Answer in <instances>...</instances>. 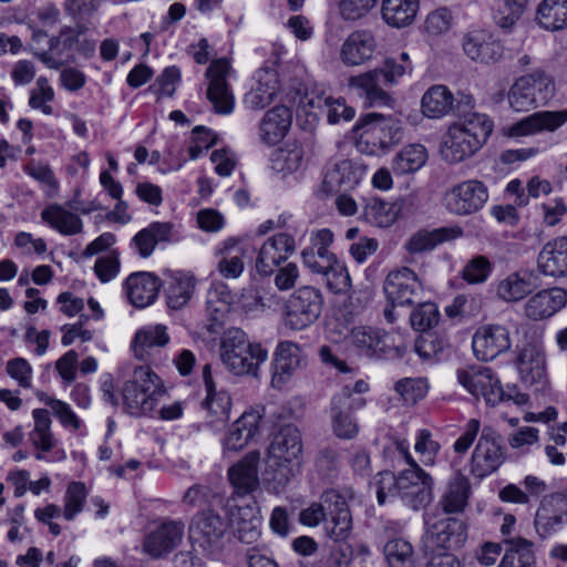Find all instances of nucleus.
Returning <instances> with one entry per match:
<instances>
[{
  "label": "nucleus",
  "mask_w": 567,
  "mask_h": 567,
  "mask_svg": "<svg viewBox=\"0 0 567 567\" xmlns=\"http://www.w3.org/2000/svg\"><path fill=\"white\" fill-rule=\"evenodd\" d=\"M164 393L161 378L148 365H137L122 388L123 408L132 416H154Z\"/></svg>",
  "instance_id": "nucleus-6"
},
{
  "label": "nucleus",
  "mask_w": 567,
  "mask_h": 567,
  "mask_svg": "<svg viewBox=\"0 0 567 567\" xmlns=\"http://www.w3.org/2000/svg\"><path fill=\"white\" fill-rule=\"evenodd\" d=\"M367 174V166L352 159H342L327 169L321 190L326 194L353 189Z\"/></svg>",
  "instance_id": "nucleus-28"
},
{
  "label": "nucleus",
  "mask_w": 567,
  "mask_h": 567,
  "mask_svg": "<svg viewBox=\"0 0 567 567\" xmlns=\"http://www.w3.org/2000/svg\"><path fill=\"white\" fill-rule=\"evenodd\" d=\"M301 347L292 341H281L274 353L271 384L281 388L301 365Z\"/></svg>",
  "instance_id": "nucleus-36"
},
{
  "label": "nucleus",
  "mask_w": 567,
  "mask_h": 567,
  "mask_svg": "<svg viewBox=\"0 0 567 567\" xmlns=\"http://www.w3.org/2000/svg\"><path fill=\"white\" fill-rule=\"evenodd\" d=\"M22 171L40 185L47 196L53 197L59 193L60 182L48 162L30 159L22 165Z\"/></svg>",
  "instance_id": "nucleus-54"
},
{
  "label": "nucleus",
  "mask_w": 567,
  "mask_h": 567,
  "mask_svg": "<svg viewBox=\"0 0 567 567\" xmlns=\"http://www.w3.org/2000/svg\"><path fill=\"white\" fill-rule=\"evenodd\" d=\"M307 105L311 109H326L328 122L331 124L340 121H350L354 117V109L346 104L343 97L333 99L331 96L316 99H307Z\"/></svg>",
  "instance_id": "nucleus-58"
},
{
  "label": "nucleus",
  "mask_w": 567,
  "mask_h": 567,
  "mask_svg": "<svg viewBox=\"0 0 567 567\" xmlns=\"http://www.w3.org/2000/svg\"><path fill=\"white\" fill-rule=\"evenodd\" d=\"M493 131V121L485 114L470 113L452 124L443 137L441 153L446 161L462 162L474 155Z\"/></svg>",
  "instance_id": "nucleus-3"
},
{
  "label": "nucleus",
  "mask_w": 567,
  "mask_h": 567,
  "mask_svg": "<svg viewBox=\"0 0 567 567\" xmlns=\"http://www.w3.org/2000/svg\"><path fill=\"white\" fill-rule=\"evenodd\" d=\"M321 502L311 503L299 513V523L317 527L326 523L324 530L334 542L344 540L351 533L352 517L346 498L336 489L324 491Z\"/></svg>",
  "instance_id": "nucleus-4"
},
{
  "label": "nucleus",
  "mask_w": 567,
  "mask_h": 567,
  "mask_svg": "<svg viewBox=\"0 0 567 567\" xmlns=\"http://www.w3.org/2000/svg\"><path fill=\"white\" fill-rule=\"evenodd\" d=\"M566 301L567 295L564 289H543L527 299L524 305V313L530 320H544L558 312Z\"/></svg>",
  "instance_id": "nucleus-35"
},
{
  "label": "nucleus",
  "mask_w": 567,
  "mask_h": 567,
  "mask_svg": "<svg viewBox=\"0 0 567 567\" xmlns=\"http://www.w3.org/2000/svg\"><path fill=\"white\" fill-rule=\"evenodd\" d=\"M296 250V241L288 233H278L269 237L260 247L256 269L268 276Z\"/></svg>",
  "instance_id": "nucleus-27"
},
{
  "label": "nucleus",
  "mask_w": 567,
  "mask_h": 567,
  "mask_svg": "<svg viewBox=\"0 0 567 567\" xmlns=\"http://www.w3.org/2000/svg\"><path fill=\"white\" fill-rule=\"evenodd\" d=\"M323 308V296L320 289L302 286L296 289L282 308V323L291 331H302L313 324Z\"/></svg>",
  "instance_id": "nucleus-10"
},
{
  "label": "nucleus",
  "mask_w": 567,
  "mask_h": 567,
  "mask_svg": "<svg viewBox=\"0 0 567 567\" xmlns=\"http://www.w3.org/2000/svg\"><path fill=\"white\" fill-rule=\"evenodd\" d=\"M64 32L65 30H62L59 37H52L50 39H48L45 31L33 30L32 32L30 50L33 55L49 69L59 70L63 65V62L56 59L53 53Z\"/></svg>",
  "instance_id": "nucleus-52"
},
{
  "label": "nucleus",
  "mask_w": 567,
  "mask_h": 567,
  "mask_svg": "<svg viewBox=\"0 0 567 567\" xmlns=\"http://www.w3.org/2000/svg\"><path fill=\"white\" fill-rule=\"evenodd\" d=\"M567 523V495L553 493L540 501L537 508L534 527L542 538L557 533Z\"/></svg>",
  "instance_id": "nucleus-23"
},
{
  "label": "nucleus",
  "mask_w": 567,
  "mask_h": 567,
  "mask_svg": "<svg viewBox=\"0 0 567 567\" xmlns=\"http://www.w3.org/2000/svg\"><path fill=\"white\" fill-rule=\"evenodd\" d=\"M537 267L546 276L567 275V237L559 236L547 241L538 254Z\"/></svg>",
  "instance_id": "nucleus-41"
},
{
  "label": "nucleus",
  "mask_w": 567,
  "mask_h": 567,
  "mask_svg": "<svg viewBox=\"0 0 567 567\" xmlns=\"http://www.w3.org/2000/svg\"><path fill=\"white\" fill-rule=\"evenodd\" d=\"M292 123V112L277 105L266 112L259 123V138L266 145H277L287 135Z\"/></svg>",
  "instance_id": "nucleus-40"
},
{
  "label": "nucleus",
  "mask_w": 567,
  "mask_h": 567,
  "mask_svg": "<svg viewBox=\"0 0 567 567\" xmlns=\"http://www.w3.org/2000/svg\"><path fill=\"white\" fill-rule=\"evenodd\" d=\"M87 489L82 482H71L63 497V517L73 520L84 508Z\"/></svg>",
  "instance_id": "nucleus-63"
},
{
  "label": "nucleus",
  "mask_w": 567,
  "mask_h": 567,
  "mask_svg": "<svg viewBox=\"0 0 567 567\" xmlns=\"http://www.w3.org/2000/svg\"><path fill=\"white\" fill-rule=\"evenodd\" d=\"M414 451L425 466H434L441 451V444L429 429H420L414 436Z\"/></svg>",
  "instance_id": "nucleus-62"
},
{
  "label": "nucleus",
  "mask_w": 567,
  "mask_h": 567,
  "mask_svg": "<svg viewBox=\"0 0 567 567\" xmlns=\"http://www.w3.org/2000/svg\"><path fill=\"white\" fill-rule=\"evenodd\" d=\"M227 520L213 509L197 512L188 525V538L194 549L206 556H217L225 547Z\"/></svg>",
  "instance_id": "nucleus-9"
},
{
  "label": "nucleus",
  "mask_w": 567,
  "mask_h": 567,
  "mask_svg": "<svg viewBox=\"0 0 567 567\" xmlns=\"http://www.w3.org/2000/svg\"><path fill=\"white\" fill-rule=\"evenodd\" d=\"M261 415L257 411H246L227 431L223 440L224 453L239 452L259 433Z\"/></svg>",
  "instance_id": "nucleus-32"
},
{
  "label": "nucleus",
  "mask_w": 567,
  "mask_h": 567,
  "mask_svg": "<svg viewBox=\"0 0 567 567\" xmlns=\"http://www.w3.org/2000/svg\"><path fill=\"white\" fill-rule=\"evenodd\" d=\"M255 84L245 94L244 103L250 110H261L272 103L280 91L279 74L275 69L262 68L255 73Z\"/></svg>",
  "instance_id": "nucleus-31"
},
{
  "label": "nucleus",
  "mask_w": 567,
  "mask_h": 567,
  "mask_svg": "<svg viewBox=\"0 0 567 567\" xmlns=\"http://www.w3.org/2000/svg\"><path fill=\"white\" fill-rule=\"evenodd\" d=\"M203 380L206 398L202 405L207 411L210 423H226L230 416L231 398L225 390H217L212 375L210 364L203 367Z\"/></svg>",
  "instance_id": "nucleus-33"
},
{
  "label": "nucleus",
  "mask_w": 567,
  "mask_h": 567,
  "mask_svg": "<svg viewBox=\"0 0 567 567\" xmlns=\"http://www.w3.org/2000/svg\"><path fill=\"white\" fill-rule=\"evenodd\" d=\"M196 279L185 272H175L169 276L165 287L166 305L169 309L179 310L192 299L195 291Z\"/></svg>",
  "instance_id": "nucleus-46"
},
{
  "label": "nucleus",
  "mask_w": 567,
  "mask_h": 567,
  "mask_svg": "<svg viewBox=\"0 0 567 567\" xmlns=\"http://www.w3.org/2000/svg\"><path fill=\"white\" fill-rule=\"evenodd\" d=\"M427 161V151L421 144L404 146L394 155L391 168L398 176L413 174L421 169Z\"/></svg>",
  "instance_id": "nucleus-51"
},
{
  "label": "nucleus",
  "mask_w": 567,
  "mask_h": 567,
  "mask_svg": "<svg viewBox=\"0 0 567 567\" xmlns=\"http://www.w3.org/2000/svg\"><path fill=\"white\" fill-rule=\"evenodd\" d=\"M185 523L182 519L164 518L147 533L142 543V550L153 559L167 557L183 542Z\"/></svg>",
  "instance_id": "nucleus-15"
},
{
  "label": "nucleus",
  "mask_w": 567,
  "mask_h": 567,
  "mask_svg": "<svg viewBox=\"0 0 567 567\" xmlns=\"http://www.w3.org/2000/svg\"><path fill=\"white\" fill-rule=\"evenodd\" d=\"M457 381L475 398L482 396L487 404L504 401L502 384L489 368L460 369Z\"/></svg>",
  "instance_id": "nucleus-19"
},
{
  "label": "nucleus",
  "mask_w": 567,
  "mask_h": 567,
  "mask_svg": "<svg viewBox=\"0 0 567 567\" xmlns=\"http://www.w3.org/2000/svg\"><path fill=\"white\" fill-rule=\"evenodd\" d=\"M535 19L546 31L554 32L567 28V0H542Z\"/></svg>",
  "instance_id": "nucleus-49"
},
{
  "label": "nucleus",
  "mask_w": 567,
  "mask_h": 567,
  "mask_svg": "<svg viewBox=\"0 0 567 567\" xmlns=\"http://www.w3.org/2000/svg\"><path fill=\"white\" fill-rule=\"evenodd\" d=\"M474 445L468 473L477 480H484L496 473L506 460V447L501 433L492 425L481 426L478 419H470L461 435L453 443V451L464 456Z\"/></svg>",
  "instance_id": "nucleus-1"
},
{
  "label": "nucleus",
  "mask_w": 567,
  "mask_h": 567,
  "mask_svg": "<svg viewBox=\"0 0 567 567\" xmlns=\"http://www.w3.org/2000/svg\"><path fill=\"white\" fill-rule=\"evenodd\" d=\"M378 49L374 33L358 29L348 34L340 48V60L347 66H360L372 60Z\"/></svg>",
  "instance_id": "nucleus-29"
},
{
  "label": "nucleus",
  "mask_w": 567,
  "mask_h": 567,
  "mask_svg": "<svg viewBox=\"0 0 567 567\" xmlns=\"http://www.w3.org/2000/svg\"><path fill=\"white\" fill-rule=\"evenodd\" d=\"M302 439L299 429L284 425L275 434L266 456L264 480L274 492H281L301 472Z\"/></svg>",
  "instance_id": "nucleus-2"
},
{
  "label": "nucleus",
  "mask_w": 567,
  "mask_h": 567,
  "mask_svg": "<svg viewBox=\"0 0 567 567\" xmlns=\"http://www.w3.org/2000/svg\"><path fill=\"white\" fill-rule=\"evenodd\" d=\"M383 290L389 302L404 307L421 298L423 284L414 270L401 267L388 274Z\"/></svg>",
  "instance_id": "nucleus-18"
},
{
  "label": "nucleus",
  "mask_w": 567,
  "mask_h": 567,
  "mask_svg": "<svg viewBox=\"0 0 567 567\" xmlns=\"http://www.w3.org/2000/svg\"><path fill=\"white\" fill-rule=\"evenodd\" d=\"M162 287L161 279L153 272L137 271L131 274L123 282V291L131 305L145 308L152 305Z\"/></svg>",
  "instance_id": "nucleus-30"
},
{
  "label": "nucleus",
  "mask_w": 567,
  "mask_h": 567,
  "mask_svg": "<svg viewBox=\"0 0 567 567\" xmlns=\"http://www.w3.org/2000/svg\"><path fill=\"white\" fill-rule=\"evenodd\" d=\"M508 545L497 567H536L534 545L522 537L505 539Z\"/></svg>",
  "instance_id": "nucleus-50"
},
{
  "label": "nucleus",
  "mask_w": 567,
  "mask_h": 567,
  "mask_svg": "<svg viewBox=\"0 0 567 567\" xmlns=\"http://www.w3.org/2000/svg\"><path fill=\"white\" fill-rule=\"evenodd\" d=\"M471 483L466 475L456 471L450 478L439 506L444 514H461L468 505Z\"/></svg>",
  "instance_id": "nucleus-42"
},
{
  "label": "nucleus",
  "mask_w": 567,
  "mask_h": 567,
  "mask_svg": "<svg viewBox=\"0 0 567 567\" xmlns=\"http://www.w3.org/2000/svg\"><path fill=\"white\" fill-rule=\"evenodd\" d=\"M389 567H414V549L404 538H392L384 545Z\"/></svg>",
  "instance_id": "nucleus-60"
},
{
  "label": "nucleus",
  "mask_w": 567,
  "mask_h": 567,
  "mask_svg": "<svg viewBox=\"0 0 567 567\" xmlns=\"http://www.w3.org/2000/svg\"><path fill=\"white\" fill-rule=\"evenodd\" d=\"M489 198L484 182L467 179L453 185L444 196L446 209L457 216H466L480 212Z\"/></svg>",
  "instance_id": "nucleus-13"
},
{
  "label": "nucleus",
  "mask_w": 567,
  "mask_h": 567,
  "mask_svg": "<svg viewBox=\"0 0 567 567\" xmlns=\"http://www.w3.org/2000/svg\"><path fill=\"white\" fill-rule=\"evenodd\" d=\"M249 252L248 243L238 237H228L215 247L216 270L226 279H236L245 269L244 259Z\"/></svg>",
  "instance_id": "nucleus-24"
},
{
  "label": "nucleus",
  "mask_w": 567,
  "mask_h": 567,
  "mask_svg": "<svg viewBox=\"0 0 567 567\" xmlns=\"http://www.w3.org/2000/svg\"><path fill=\"white\" fill-rule=\"evenodd\" d=\"M467 539V525L457 517L441 518L433 524L427 523L422 538L423 553H451L464 545Z\"/></svg>",
  "instance_id": "nucleus-11"
},
{
  "label": "nucleus",
  "mask_w": 567,
  "mask_h": 567,
  "mask_svg": "<svg viewBox=\"0 0 567 567\" xmlns=\"http://www.w3.org/2000/svg\"><path fill=\"white\" fill-rule=\"evenodd\" d=\"M33 429L29 433V440L35 449L34 457L38 461L62 462L66 458L63 449H59V440L51 430L50 413L45 409L32 411Z\"/></svg>",
  "instance_id": "nucleus-17"
},
{
  "label": "nucleus",
  "mask_w": 567,
  "mask_h": 567,
  "mask_svg": "<svg viewBox=\"0 0 567 567\" xmlns=\"http://www.w3.org/2000/svg\"><path fill=\"white\" fill-rule=\"evenodd\" d=\"M441 315L434 302H420L410 313V322L414 330L426 332L440 322Z\"/></svg>",
  "instance_id": "nucleus-64"
},
{
  "label": "nucleus",
  "mask_w": 567,
  "mask_h": 567,
  "mask_svg": "<svg viewBox=\"0 0 567 567\" xmlns=\"http://www.w3.org/2000/svg\"><path fill=\"white\" fill-rule=\"evenodd\" d=\"M534 353L533 348L525 347L519 351L516 360L520 379L527 385L540 383L545 378L544 361L538 354L535 357Z\"/></svg>",
  "instance_id": "nucleus-55"
},
{
  "label": "nucleus",
  "mask_w": 567,
  "mask_h": 567,
  "mask_svg": "<svg viewBox=\"0 0 567 567\" xmlns=\"http://www.w3.org/2000/svg\"><path fill=\"white\" fill-rule=\"evenodd\" d=\"M399 215L394 204L379 198H371L364 206L363 216L365 220L377 227L386 228L393 225Z\"/></svg>",
  "instance_id": "nucleus-56"
},
{
  "label": "nucleus",
  "mask_w": 567,
  "mask_h": 567,
  "mask_svg": "<svg viewBox=\"0 0 567 567\" xmlns=\"http://www.w3.org/2000/svg\"><path fill=\"white\" fill-rule=\"evenodd\" d=\"M349 343L359 355L374 359H383L392 355V352L401 355L400 348L389 344V334L378 328L369 326L354 327L348 337Z\"/></svg>",
  "instance_id": "nucleus-21"
},
{
  "label": "nucleus",
  "mask_w": 567,
  "mask_h": 567,
  "mask_svg": "<svg viewBox=\"0 0 567 567\" xmlns=\"http://www.w3.org/2000/svg\"><path fill=\"white\" fill-rule=\"evenodd\" d=\"M532 290L530 277L527 274L514 271L498 280L495 293L502 301L515 303L523 300Z\"/></svg>",
  "instance_id": "nucleus-47"
},
{
  "label": "nucleus",
  "mask_w": 567,
  "mask_h": 567,
  "mask_svg": "<svg viewBox=\"0 0 567 567\" xmlns=\"http://www.w3.org/2000/svg\"><path fill=\"white\" fill-rule=\"evenodd\" d=\"M463 229L457 226H446L433 230L421 229L404 243V249L410 255H417L433 250L436 246L452 241L463 236Z\"/></svg>",
  "instance_id": "nucleus-38"
},
{
  "label": "nucleus",
  "mask_w": 567,
  "mask_h": 567,
  "mask_svg": "<svg viewBox=\"0 0 567 567\" xmlns=\"http://www.w3.org/2000/svg\"><path fill=\"white\" fill-rule=\"evenodd\" d=\"M420 0H382L381 17L385 24L395 29L410 27L416 19Z\"/></svg>",
  "instance_id": "nucleus-45"
},
{
  "label": "nucleus",
  "mask_w": 567,
  "mask_h": 567,
  "mask_svg": "<svg viewBox=\"0 0 567 567\" xmlns=\"http://www.w3.org/2000/svg\"><path fill=\"white\" fill-rule=\"evenodd\" d=\"M35 396L40 402H42L43 404L51 409L53 415L59 420L62 426L71 429L73 431L80 430V427L82 426V421L72 411L71 406L68 403L54 399L43 391H38L35 393Z\"/></svg>",
  "instance_id": "nucleus-61"
},
{
  "label": "nucleus",
  "mask_w": 567,
  "mask_h": 567,
  "mask_svg": "<svg viewBox=\"0 0 567 567\" xmlns=\"http://www.w3.org/2000/svg\"><path fill=\"white\" fill-rule=\"evenodd\" d=\"M365 405L361 396H352L350 385H344L331 400L330 417L333 433L340 439H352L359 432V424L353 411Z\"/></svg>",
  "instance_id": "nucleus-16"
},
{
  "label": "nucleus",
  "mask_w": 567,
  "mask_h": 567,
  "mask_svg": "<svg viewBox=\"0 0 567 567\" xmlns=\"http://www.w3.org/2000/svg\"><path fill=\"white\" fill-rule=\"evenodd\" d=\"M234 296L223 282H214L207 292L206 312L212 326H219L230 311Z\"/></svg>",
  "instance_id": "nucleus-48"
},
{
  "label": "nucleus",
  "mask_w": 567,
  "mask_h": 567,
  "mask_svg": "<svg viewBox=\"0 0 567 567\" xmlns=\"http://www.w3.org/2000/svg\"><path fill=\"white\" fill-rule=\"evenodd\" d=\"M231 72L230 62L226 58L213 60L206 72V97L217 114L228 115L235 109V96L228 76Z\"/></svg>",
  "instance_id": "nucleus-12"
},
{
  "label": "nucleus",
  "mask_w": 567,
  "mask_h": 567,
  "mask_svg": "<svg viewBox=\"0 0 567 567\" xmlns=\"http://www.w3.org/2000/svg\"><path fill=\"white\" fill-rule=\"evenodd\" d=\"M169 340L166 326L148 324L136 331L132 341V350L137 359L148 361L152 351L165 347Z\"/></svg>",
  "instance_id": "nucleus-44"
},
{
  "label": "nucleus",
  "mask_w": 567,
  "mask_h": 567,
  "mask_svg": "<svg viewBox=\"0 0 567 567\" xmlns=\"http://www.w3.org/2000/svg\"><path fill=\"white\" fill-rule=\"evenodd\" d=\"M173 225L154 221L141 229L130 243V247L142 258L150 257L158 243L171 241Z\"/></svg>",
  "instance_id": "nucleus-43"
},
{
  "label": "nucleus",
  "mask_w": 567,
  "mask_h": 567,
  "mask_svg": "<svg viewBox=\"0 0 567 567\" xmlns=\"http://www.w3.org/2000/svg\"><path fill=\"white\" fill-rule=\"evenodd\" d=\"M259 460L260 453L258 451H250L243 460L228 470L229 481L238 496H245L258 487Z\"/></svg>",
  "instance_id": "nucleus-39"
},
{
  "label": "nucleus",
  "mask_w": 567,
  "mask_h": 567,
  "mask_svg": "<svg viewBox=\"0 0 567 567\" xmlns=\"http://www.w3.org/2000/svg\"><path fill=\"white\" fill-rule=\"evenodd\" d=\"M377 72L382 78V83L384 85H390L391 87L399 84L400 80L405 75L411 73L412 71V62L406 52H402L396 56L386 58L383 63L374 68Z\"/></svg>",
  "instance_id": "nucleus-57"
},
{
  "label": "nucleus",
  "mask_w": 567,
  "mask_h": 567,
  "mask_svg": "<svg viewBox=\"0 0 567 567\" xmlns=\"http://www.w3.org/2000/svg\"><path fill=\"white\" fill-rule=\"evenodd\" d=\"M220 359L235 375L257 377L259 367L268 359V351L260 343L250 342L241 329L233 328L221 338Z\"/></svg>",
  "instance_id": "nucleus-7"
},
{
  "label": "nucleus",
  "mask_w": 567,
  "mask_h": 567,
  "mask_svg": "<svg viewBox=\"0 0 567 567\" xmlns=\"http://www.w3.org/2000/svg\"><path fill=\"white\" fill-rule=\"evenodd\" d=\"M357 148L367 155L380 156L388 153L403 140L401 122L391 115L368 113L354 126Z\"/></svg>",
  "instance_id": "nucleus-5"
},
{
  "label": "nucleus",
  "mask_w": 567,
  "mask_h": 567,
  "mask_svg": "<svg viewBox=\"0 0 567 567\" xmlns=\"http://www.w3.org/2000/svg\"><path fill=\"white\" fill-rule=\"evenodd\" d=\"M71 203L66 205L52 203L47 205L41 214V220L62 236H74L83 233L81 217L72 212Z\"/></svg>",
  "instance_id": "nucleus-37"
},
{
  "label": "nucleus",
  "mask_w": 567,
  "mask_h": 567,
  "mask_svg": "<svg viewBox=\"0 0 567 567\" xmlns=\"http://www.w3.org/2000/svg\"><path fill=\"white\" fill-rule=\"evenodd\" d=\"M512 346L507 327L499 323H486L477 328L472 339L475 357L481 361H491L508 351Z\"/></svg>",
  "instance_id": "nucleus-20"
},
{
  "label": "nucleus",
  "mask_w": 567,
  "mask_h": 567,
  "mask_svg": "<svg viewBox=\"0 0 567 567\" xmlns=\"http://www.w3.org/2000/svg\"><path fill=\"white\" fill-rule=\"evenodd\" d=\"M529 0H501L493 19L498 28L509 32L520 20Z\"/></svg>",
  "instance_id": "nucleus-59"
},
{
  "label": "nucleus",
  "mask_w": 567,
  "mask_h": 567,
  "mask_svg": "<svg viewBox=\"0 0 567 567\" xmlns=\"http://www.w3.org/2000/svg\"><path fill=\"white\" fill-rule=\"evenodd\" d=\"M433 478L420 465L399 473V496L404 505L414 511L425 507L433 497Z\"/></svg>",
  "instance_id": "nucleus-14"
},
{
  "label": "nucleus",
  "mask_w": 567,
  "mask_h": 567,
  "mask_svg": "<svg viewBox=\"0 0 567 567\" xmlns=\"http://www.w3.org/2000/svg\"><path fill=\"white\" fill-rule=\"evenodd\" d=\"M553 78L542 69L517 78L507 93L509 106L516 112H527L543 106L555 94Z\"/></svg>",
  "instance_id": "nucleus-8"
},
{
  "label": "nucleus",
  "mask_w": 567,
  "mask_h": 567,
  "mask_svg": "<svg viewBox=\"0 0 567 567\" xmlns=\"http://www.w3.org/2000/svg\"><path fill=\"white\" fill-rule=\"evenodd\" d=\"M567 122V110L533 113L509 127L511 136L535 135L555 132Z\"/></svg>",
  "instance_id": "nucleus-34"
},
{
  "label": "nucleus",
  "mask_w": 567,
  "mask_h": 567,
  "mask_svg": "<svg viewBox=\"0 0 567 567\" xmlns=\"http://www.w3.org/2000/svg\"><path fill=\"white\" fill-rule=\"evenodd\" d=\"M453 102V94L445 85H433L424 93L421 107L424 115L439 118L452 110Z\"/></svg>",
  "instance_id": "nucleus-53"
},
{
  "label": "nucleus",
  "mask_w": 567,
  "mask_h": 567,
  "mask_svg": "<svg viewBox=\"0 0 567 567\" xmlns=\"http://www.w3.org/2000/svg\"><path fill=\"white\" fill-rule=\"evenodd\" d=\"M374 69L352 75L348 79V86L355 90L369 107L392 106L394 99L388 91L390 85L382 83V78Z\"/></svg>",
  "instance_id": "nucleus-25"
},
{
  "label": "nucleus",
  "mask_w": 567,
  "mask_h": 567,
  "mask_svg": "<svg viewBox=\"0 0 567 567\" xmlns=\"http://www.w3.org/2000/svg\"><path fill=\"white\" fill-rule=\"evenodd\" d=\"M462 48L471 60L486 64L498 61L504 53L502 43L486 29L468 30L463 35Z\"/></svg>",
  "instance_id": "nucleus-26"
},
{
  "label": "nucleus",
  "mask_w": 567,
  "mask_h": 567,
  "mask_svg": "<svg viewBox=\"0 0 567 567\" xmlns=\"http://www.w3.org/2000/svg\"><path fill=\"white\" fill-rule=\"evenodd\" d=\"M228 528L231 527L235 537L247 545H254L260 538L261 520L254 506L239 505L235 496L226 503Z\"/></svg>",
  "instance_id": "nucleus-22"
}]
</instances>
